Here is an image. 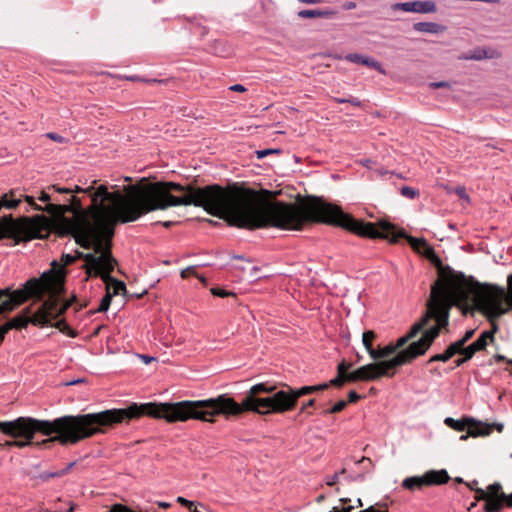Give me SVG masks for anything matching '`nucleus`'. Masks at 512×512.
<instances>
[{
    "label": "nucleus",
    "mask_w": 512,
    "mask_h": 512,
    "mask_svg": "<svg viewBox=\"0 0 512 512\" xmlns=\"http://www.w3.org/2000/svg\"><path fill=\"white\" fill-rule=\"evenodd\" d=\"M270 196L271 192L267 190H262L261 194H258L244 182L226 180V224L248 230L267 227L302 230L306 223H324L339 226L360 237L388 239L391 243H397L404 238L412 248L422 245L421 254L438 267V279L433 284L440 280V273L444 270L464 277V291L468 299L459 306L463 308L464 314L470 310L471 296L474 297L476 309L489 320H494L508 311L505 307L507 293L504 288L482 285L461 272H456L448 266L443 267L441 259L423 238L409 236L404 231L396 232L394 225L384 220L377 223L357 220L344 213L339 206L315 196H307L296 204L272 201Z\"/></svg>",
    "instance_id": "1"
},
{
    "label": "nucleus",
    "mask_w": 512,
    "mask_h": 512,
    "mask_svg": "<svg viewBox=\"0 0 512 512\" xmlns=\"http://www.w3.org/2000/svg\"><path fill=\"white\" fill-rule=\"evenodd\" d=\"M270 196L271 192L267 190H262L261 194H258L244 182L227 181V225L248 230L267 227L302 230L306 223H324L339 226L360 237L388 239L391 243H397L404 238L412 248L422 245L421 254L438 267V279L433 284L440 280V273L444 270L464 277V291L468 299L459 306L463 308L464 314L470 310L471 296L474 297L476 309L489 320H494L508 311L505 307L507 293L504 288L482 285L461 272H456L448 266L443 267L441 259L423 238L409 236L404 231L396 232L394 225L384 220L377 223L357 220L344 213L339 206L315 196H307L296 204L272 201Z\"/></svg>",
    "instance_id": "2"
},
{
    "label": "nucleus",
    "mask_w": 512,
    "mask_h": 512,
    "mask_svg": "<svg viewBox=\"0 0 512 512\" xmlns=\"http://www.w3.org/2000/svg\"><path fill=\"white\" fill-rule=\"evenodd\" d=\"M128 197L121 195H108L105 188H101L94 199L92 208L94 222H87L85 218H74L62 221L63 232H74L77 243L83 248H93L94 253L84 255L85 270L88 276H100L107 285L108 291L112 288V295H119L126 291L125 283L110 276L114 270L116 260L111 254V239L117 223H129L138 220L152 211L165 210L174 206L194 205L202 207L209 214L224 219V188L216 189L189 201L164 202L165 190L160 185L148 187H131Z\"/></svg>",
    "instance_id": "3"
},
{
    "label": "nucleus",
    "mask_w": 512,
    "mask_h": 512,
    "mask_svg": "<svg viewBox=\"0 0 512 512\" xmlns=\"http://www.w3.org/2000/svg\"><path fill=\"white\" fill-rule=\"evenodd\" d=\"M145 414L166 419L168 422L187 421L188 419L212 422L215 415L222 414V394L216 399L202 401H181L159 405L134 403L124 409L65 415L52 421L19 417L13 421L2 422L0 430L13 438L25 439H33L36 432L46 436L55 434V436L37 443L39 446L46 447L54 442H59L61 445H74L95 434L103 433L102 427L136 419Z\"/></svg>",
    "instance_id": "4"
},
{
    "label": "nucleus",
    "mask_w": 512,
    "mask_h": 512,
    "mask_svg": "<svg viewBox=\"0 0 512 512\" xmlns=\"http://www.w3.org/2000/svg\"><path fill=\"white\" fill-rule=\"evenodd\" d=\"M464 287L465 279L462 275H454L448 270L441 271L440 280L431 286L424 315L393 343L396 355L422 341L425 343L422 353L424 355L439 336L440 330L448 326L451 309L467 301Z\"/></svg>",
    "instance_id": "5"
},
{
    "label": "nucleus",
    "mask_w": 512,
    "mask_h": 512,
    "mask_svg": "<svg viewBox=\"0 0 512 512\" xmlns=\"http://www.w3.org/2000/svg\"><path fill=\"white\" fill-rule=\"evenodd\" d=\"M97 183L96 180H93L91 182V185H89L86 188H83L79 185H75L74 188H62L58 187L56 185H53L48 188V190H53L58 193H86L89 194L91 197V205L86 209V211H80L73 214L72 217H65L64 214L69 211L71 208L66 204H48L45 207H42L35 203V199L32 196H25V201L34 209L38 211H46L54 218V225L57 232L62 235H72L75 240L77 241V235L74 232H63L62 231V221L63 220H73L74 218H80L83 217L87 222L91 223L94 222V216L92 208L94 207V199L96 198V194H98L101 190V188H105L106 194L108 195H121L122 197H128L130 196L131 187H148L150 185H160L163 190H165L166 196L163 197L164 202H173V201H189V199H194L200 196H206L207 193L214 191L216 189H220L221 186L219 185H208L203 188H197L193 187L191 185L183 186L176 182H167V181H157V182H149L145 184H135L130 185L126 187V193L122 194L120 191L116 192H109L108 187L104 184L99 185L98 187H95V184Z\"/></svg>",
    "instance_id": "6"
},
{
    "label": "nucleus",
    "mask_w": 512,
    "mask_h": 512,
    "mask_svg": "<svg viewBox=\"0 0 512 512\" xmlns=\"http://www.w3.org/2000/svg\"><path fill=\"white\" fill-rule=\"evenodd\" d=\"M283 386L286 389L276 390L275 385L268 383L253 385L241 403L226 397V416H240L245 412L266 415L293 410L298 401L296 389L287 384Z\"/></svg>",
    "instance_id": "7"
},
{
    "label": "nucleus",
    "mask_w": 512,
    "mask_h": 512,
    "mask_svg": "<svg viewBox=\"0 0 512 512\" xmlns=\"http://www.w3.org/2000/svg\"><path fill=\"white\" fill-rule=\"evenodd\" d=\"M64 271L62 267L44 272L39 278L27 280L21 288L0 289V314L12 311L29 298L42 301L45 294L56 296L63 287Z\"/></svg>",
    "instance_id": "8"
},
{
    "label": "nucleus",
    "mask_w": 512,
    "mask_h": 512,
    "mask_svg": "<svg viewBox=\"0 0 512 512\" xmlns=\"http://www.w3.org/2000/svg\"><path fill=\"white\" fill-rule=\"evenodd\" d=\"M424 343L414 344L410 349L400 351L391 359L375 361L357 368L349 374L348 379L357 381H374L381 377H393L397 367L411 363L413 360L422 356Z\"/></svg>",
    "instance_id": "9"
},
{
    "label": "nucleus",
    "mask_w": 512,
    "mask_h": 512,
    "mask_svg": "<svg viewBox=\"0 0 512 512\" xmlns=\"http://www.w3.org/2000/svg\"><path fill=\"white\" fill-rule=\"evenodd\" d=\"M51 221L44 215L21 217L17 220L6 215L0 218V239H13L16 244L42 238L48 233Z\"/></svg>",
    "instance_id": "10"
},
{
    "label": "nucleus",
    "mask_w": 512,
    "mask_h": 512,
    "mask_svg": "<svg viewBox=\"0 0 512 512\" xmlns=\"http://www.w3.org/2000/svg\"><path fill=\"white\" fill-rule=\"evenodd\" d=\"M65 309L66 306L59 305L55 296H50L32 316H30L31 307H27L19 315L1 325L0 331L5 337L11 329H22L27 327L29 323L35 326L47 325L52 320H56Z\"/></svg>",
    "instance_id": "11"
},
{
    "label": "nucleus",
    "mask_w": 512,
    "mask_h": 512,
    "mask_svg": "<svg viewBox=\"0 0 512 512\" xmlns=\"http://www.w3.org/2000/svg\"><path fill=\"white\" fill-rule=\"evenodd\" d=\"M444 422L448 427L459 432L467 429V433L460 436V440L462 441L467 440L469 437L488 436L494 429H496L498 432H502L503 430V424H487L481 421H476L472 418L455 420L453 418L447 417Z\"/></svg>",
    "instance_id": "12"
},
{
    "label": "nucleus",
    "mask_w": 512,
    "mask_h": 512,
    "mask_svg": "<svg viewBox=\"0 0 512 512\" xmlns=\"http://www.w3.org/2000/svg\"><path fill=\"white\" fill-rule=\"evenodd\" d=\"M449 480L446 470H429L422 476L407 477L403 480L402 487L410 491L421 490L424 487L446 484Z\"/></svg>",
    "instance_id": "13"
},
{
    "label": "nucleus",
    "mask_w": 512,
    "mask_h": 512,
    "mask_svg": "<svg viewBox=\"0 0 512 512\" xmlns=\"http://www.w3.org/2000/svg\"><path fill=\"white\" fill-rule=\"evenodd\" d=\"M502 486L500 483L490 484L486 490L476 489V501L484 500L485 512H501L502 503L501 497L503 495Z\"/></svg>",
    "instance_id": "14"
},
{
    "label": "nucleus",
    "mask_w": 512,
    "mask_h": 512,
    "mask_svg": "<svg viewBox=\"0 0 512 512\" xmlns=\"http://www.w3.org/2000/svg\"><path fill=\"white\" fill-rule=\"evenodd\" d=\"M494 332L495 331H484L478 337L476 341L471 343L469 346L465 347L462 352V357L458 358L454 361L456 367L462 366L464 363L468 362L472 357L479 351L485 350L488 344V341L494 340Z\"/></svg>",
    "instance_id": "15"
},
{
    "label": "nucleus",
    "mask_w": 512,
    "mask_h": 512,
    "mask_svg": "<svg viewBox=\"0 0 512 512\" xmlns=\"http://www.w3.org/2000/svg\"><path fill=\"white\" fill-rule=\"evenodd\" d=\"M393 10H401L404 12L414 13H434L437 10L435 2L427 1H410L403 3H395L392 5Z\"/></svg>",
    "instance_id": "16"
},
{
    "label": "nucleus",
    "mask_w": 512,
    "mask_h": 512,
    "mask_svg": "<svg viewBox=\"0 0 512 512\" xmlns=\"http://www.w3.org/2000/svg\"><path fill=\"white\" fill-rule=\"evenodd\" d=\"M500 54L491 49V48H476L472 51H469L461 56L459 59L461 60H483V59H493L499 57Z\"/></svg>",
    "instance_id": "17"
},
{
    "label": "nucleus",
    "mask_w": 512,
    "mask_h": 512,
    "mask_svg": "<svg viewBox=\"0 0 512 512\" xmlns=\"http://www.w3.org/2000/svg\"><path fill=\"white\" fill-rule=\"evenodd\" d=\"M345 59L352 63H357V64L365 65L367 67H371L381 74H386L382 65L378 61L374 60L373 58H369V57L363 56L358 53H350L345 56Z\"/></svg>",
    "instance_id": "18"
},
{
    "label": "nucleus",
    "mask_w": 512,
    "mask_h": 512,
    "mask_svg": "<svg viewBox=\"0 0 512 512\" xmlns=\"http://www.w3.org/2000/svg\"><path fill=\"white\" fill-rule=\"evenodd\" d=\"M23 195L18 190H10L8 193L0 196V210L2 208L6 209H14L16 208L21 200Z\"/></svg>",
    "instance_id": "19"
},
{
    "label": "nucleus",
    "mask_w": 512,
    "mask_h": 512,
    "mask_svg": "<svg viewBox=\"0 0 512 512\" xmlns=\"http://www.w3.org/2000/svg\"><path fill=\"white\" fill-rule=\"evenodd\" d=\"M414 30L423 33L438 34L445 31L443 25L434 22H418L413 26Z\"/></svg>",
    "instance_id": "20"
},
{
    "label": "nucleus",
    "mask_w": 512,
    "mask_h": 512,
    "mask_svg": "<svg viewBox=\"0 0 512 512\" xmlns=\"http://www.w3.org/2000/svg\"><path fill=\"white\" fill-rule=\"evenodd\" d=\"M335 13L331 10H321V9H311V10H301L298 12V16L300 18H330Z\"/></svg>",
    "instance_id": "21"
},
{
    "label": "nucleus",
    "mask_w": 512,
    "mask_h": 512,
    "mask_svg": "<svg viewBox=\"0 0 512 512\" xmlns=\"http://www.w3.org/2000/svg\"><path fill=\"white\" fill-rule=\"evenodd\" d=\"M330 384H318V385H312V386H303L296 389V396H298V399L302 396L309 395L315 392L324 391L326 390Z\"/></svg>",
    "instance_id": "22"
},
{
    "label": "nucleus",
    "mask_w": 512,
    "mask_h": 512,
    "mask_svg": "<svg viewBox=\"0 0 512 512\" xmlns=\"http://www.w3.org/2000/svg\"><path fill=\"white\" fill-rule=\"evenodd\" d=\"M396 353H397L396 348L394 347L393 343H390V344L384 346L383 348L376 350L374 352V354H372V359L377 362V361H381L380 359L388 358L389 356H391L393 354L396 355Z\"/></svg>",
    "instance_id": "23"
},
{
    "label": "nucleus",
    "mask_w": 512,
    "mask_h": 512,
    "mask_svg": "<svg viewBox=\"0 0 512 512\" xmlns=\"http://www.w3.org/2000/svg\"><path fill=\"white\" fill-rule=\"evenodd\" d=\"M376 338V334L372 330L365 331L362 335V343L365 347L366 351L368 352L369 356L372 358V354L376 351V349L373 348V341Z\"/></svg>",
    "instance_id": "24"
},
{
    "label": "nucleus",
    "mask_w": 512,
    "mask_h": 512,
    "mask_svg": "<svg viewBox=\"0 0 512 512\" xmlns=\"http://www.w3.org/2000/svg\"><path fill=\"white\" fill-rule=\"evenodd\" d=\"M74 465H75V462H71V463L67 464V466L64 469H61V470H58L55 472H49V473L42 474L41 478L44 480H47V479L54 478V477H61L65 474H67L72 469V467Z\"/></svg>",
    "instance_id": "25"
},
{
    "label": "nucleus",
    "mask_w": 512,
    "mask_h": 512,
    "mask_svg": "<svg viewBox=\"0 0 512 512\" xmlns=\"http://www.w3.org/2000/svg\"><path fill=\"white\" fill-rule=\"evenodd\" d=\"M228 264L233 269H239L243 271L246 269V266L249 265V262L241 256H234Z\"/></svg>",
    "instance_id": "26"
},
{
    "label": "nucleus",
    "mask_w": 512,
    "mask_h": 512,
    "mask_svg": "<svg viewBox=\"0 0 512 512\" xmlns=\"http://www.w3.org/2000/svg\"><path fill=\"white\" fill-rule=\"evenodd\" d=\"M347 405H348L347 401L340 400L337 403H335L330 409L324 410L322 412V414L323 415H328V414L339 413V412L343 411L347 407Z\"/></svg>",
    "instance_id": "27"
},
{
    "label": "nucleus",
    "mask_w": 512,
    "mask_h": 512,
    "mask_svg": "<svg viewBox=\"0 0 512 512\" xmlns=\"http://www.w3.org/2000/svg\"><path fill=\"white\" fill-rule=\"evenodd\" d=\"M466 343L462 339H459L453 343H451L447 349L452 354V356L456 354H462L464 346Z\"/></svg>",
    "instance_id": "28"
},
{
    "label": "nucleus",
    "mask_w": 512,
    "mask_h": 512,
    "mask_svg": "<svg viewBox=\"0 0 512 512\" xmlns=\"http://www.w3.org/2000/svg\"><path fill=\"white\" fill-rule=\"evenodd\" d=\"M84 253L78 252L76 255L72 254H63L61 257V261L64 265H70L74 263L78 258L84 259Z\"/></svg>",
    "instance_id": "29"
},
{
    "label": "nucleus",
    "mask_w": 512,
    "mask_h": 512,
    "mask_svg": "<svg viewBox=\"0 0 512 512\" xmlns=\"http://www.w3.org/2000/svg\"><path fill=\"white\" fill-rule=\"evenodd\" d=\"M348 377H349V375L342 376V375L337 374V377H335L334 379H331L326 384H330V386H335V387H342L345 383L352 382L351 380L348 379Z\"/></svg>",
    "instance_id": "30"
},
{
    "label": "nucleus",
    "mask_w": 512,
    "mask_h": 512,
    "mask_svg": "<svg viewBox=\"0 0 512 512\" xmlns=\"http://www.w3.org/2000/svg\"><path fill=\"white\" fill-rule=\"evenodd\" d=\"M112 294L107 291L106 295L101 299L100 305L98 307L99 312H106L111 304Z\"/></svg>",
    "instance_id": "31"
},
{
    "label": "nucleus",
    "mask_w": 512,
    "mask_h": 512,
    "mask_svg": "<svg viewBox=\"0 0 512 512\" xmlns=\"http://www.w3.org/2000/svg\"><path fill=\"white\" fill-rule=\"evenodd\" d=\"M400 193L402 196L409 198V199H414L419 196L418 190H416L412 187H409V186L402 187L400 190Z\"/></svg>",
    "instance_id": "32"
},
{
    "label": "nucleus",
    "mask_w": 512,
    "mask_h": 512,
    "mask_svg": "<svg viewBox=\"0 0 512 512\" xmlns=\"http://www.w3.org/2000/svg\"><path fill=\"white\" fill-rule=\"evenodd\" d=\"M32 443H33L32 439L22 438L21 440L8 441V442H6V445H8V446H15V447H18V448H24L26 446L31 445Z\"/></svg>",
    "instance_id": "33"
},
{
    "label": "nucleus",
    "mask_w": 512,
    "mask_h": 512,
    "mask_svg": "<svg viewBox=\"0 0 512 512\" xmlns=\"http://www.w3.org/2000/svg\"><path fill=\"white\" fill-rule=\"evenodd\" d=\"M333 101L336 103H349L353 106L359 107L361 105V102L356 97H349V98H337L334 97Z\"/></svg>",
    "instance_id": "34"
},
{
    "label": "nucleus",
    "mask_w": 512,
    "mask_h": 512,
    "mask_svg": "<svg viewBox=\"0 0 512 512\" xmlns=\"http://www.w3.org/2000/svg\"><path fill=\"white\" fill-rule=\"evenodd\" d=\"M352 364L347 363L345 361H342L337 366V374L346 376L349 375L351 372H348V370L351 368Z\"/></svg>",
    "instance_id": "35"
},
{
    "label": "nucleus",
    "mask_w": 512,
    "mask_h": 512,
    "mask_svg": "<svg viewBox=\"0 0 512 512\" xmlns=\"http://www.w3.org/2000/svg\"><path fill=\"white\" fill-rule=\"evenodd\" d=\"M280 150L278 149H264L256 151V155L258 159H262L270 154H279Z\"/></svg>",
    "instance_id": "36"
},
{
    "label": "nucleus",
    "mask_w": 512,
    "mask_h": 512,
    "mask_svg": "<svg viewBox=\"0 0 512 512\" xmlns=\"http://www.w3.org/2000/svg\"><path fill=\"white\" fill-rule=\"evenodd\" d=\"M316 404V399L312 398V399H309L308 401L304 402L301 407H300V413H305L307 412L308 414H311V412H308V409L311 408V407H314Z\"/></svg>",
    "instance_id": "37"
},
{
    "label": "nucleus",
    "mask_w": 512,
    "mask_h": 512,
    "mask_svg": "<svg viewBox=\"0 0 512 512\" xmlns=\"http://www.w3.org/2000/svg\"><path fill=\"white\" fill-rule=\"evenodd\" d=\"M46 137L51 139L54 142H58V143H65L66 142V139L63 136H61V135H59L57 133H54V132L47 133Z\"/></svg>",
    "instance_id": "38"
},
{
    "label": "nucleus",
    "mask_w": 512,
    "mask_h": 512,
    "mask_svg": "<svg viewBox=\"0 0 512 512\" xmlns=\"http://www.w3.org/2000/svg\"><path fill=\"white\" fill-rule=\"evenodd\" d=\"M71 206H69L70 208H73L75 210H77L76 212H80L82 211L81 210V200L76 197V196H71ZM72 209H70L69 211H71Z\"/></svg>",
    "instance_id": "39"
},
{
    "label": "nucleus",
    "mask_w": 512,
    "mask_h": 512,
    "mask_svg": "<svg viewBox=\"0 0 512 512\" xmlns=\"http://www.w3.org/2000/svg\"><path fill=\"white\" fill-rule=\"evenodd\" d=\"M501 503L502 509L504 508V506L512 508V493L510 495H506L505 493H503L501 497Z\"/></svg>",
    "instance_id": "40"
},
{
    "label": "nucleus",
    "mask_w": 512,
    "mask_h": 512,
    "mask_svg": "<svg viewBox=\"0 0 512 512\" xmlns=\"http://www.w3.org/2000/svg\"><path fill=\"white\" fill-rule=\"evenodd\" d=\"M429 87L432 89H438V88H450L451 85L447 81H439V82H431L429 84Z\"/></svg>",
    "instance_id": "41"
},
{
    "label": "nucleus",
    "mask_w": 512,
    "mask_h": 512,
    "mask_svg": "<svg viewBox=\"0 0 512 512\" xmlns=\"http://www.w3.org/2000/svg\"><path fill=\"white\" fill-rule=\"evenodd\" d=\"M454 192H455V194H456L459 198L464 199V200H467V201L469 200V197H468V195H467L466 190H465V188H464V187H457V188H455Z\"/></svg>",
    "instance_id": "42"
},
{
    "label": "nucleus",
    "mask_w": 512,
    "mask_h": 512,
    "mask_svg": "<svg viewBox=\"0 0 512 512\" xmlns=\"http://www.w3.org/2000/svg\"><path fill=\"white\" fill-rule=\"evenodd\" d=\"M38 199L42 202H46L47 205L49 204L48 202L53 200V196L49 193V192H46V191H42L40 193V196L38 197Z\"/></svg>",
    "instance_id": "43"
},
{
    "label": "nucleus",
    "mask_w": 512,
    "mask_h": 512,
    "mask_svg": "<svg viewBox=\"0 0 512 512\" xmlns=\"http://www.w3.org/2000/svg\"><path fill=\"white\" fill-rule=\"evenodd\" d=\"M177 502L180 503L181 505L187 507L188 509H191V507H194V502H192L184 497H181V496H179L177 498Z\"/></svg>",
    "instance_id": "44"
},
{
    "label": "nucleus",
    "mask_w": 512,
    "mask_h": 512,
    "mask_svg": "<svg viewBox=\"0 0 512 512\" xmlns=\"http://www.w3.org/2000/svg\"><path fill=\"white\" fill-rule=\"evenodd\" d=\"M361 398L362 397L359 394H357L354 390H352V391H350L348 393V400H347V402L348 403H355V402H357Z\"/></svg>",
    "instance_id": "45"
},
{
    "label": "nucleus",
    "mask_w": 512,
    "mask_h": 512,
    "mask_svg": "<svg viewBox=\"0 0 512 512\" xmlns=\"http://www.w3.org/2000/svg\"><path fill=\"white\" fill-rule=\"evenodd\" d=\"M229 90L233 91V92L244 93V92H246L247 89H246V87H244L241 84H235V85L230 86Z\"/></svg>",
    "instance_id": "46"
},
{
    "label": "nucleus",
    "mask_w": 512,
    "mask_h": 512,
    "mask_svg": "<svg viewBox=\"0 0 512 512\" xmlns=\"http://www.w3.org/2000/svg\"><path fill=\"white\" fill-rule=\"evenodd\" d=\"M438 356L440 358V362H447L453 357L452 354L448 351V349H446L444 353L438 354Z\"/></svg>",
    "instance_id": "47"
},
{
    "label": "nucleus",
    "mask_w": 512,
    "mask_h": 512,
    "mask_svg": "<svg viewBox=\"0 0 512 512\" xmlns=\"http://www.w3.org/2000/svg\"><path fill=\"white\" fill-rule=\"evenodd\" d=\"M358 463L363 464L366 470H369L370 467H372V461L370 460V458L367 457H362V459H360Z\"/></svg>",
    "instance_id": "48"
},
{
    "label": "nucleus",
    "mask_w": 512,
    "mask_h": 512,
    "mask_svg": "<svg viewBox=\"0 0 512 512\" xmlns=\"http://www.w3.org/2000/svg\"><path fill=\"white\" fill-rule=\"evenodd\" d=\"M195 270V267L194 266H190V267H187L186 269H183L181 271V277L182 278H187L189 275H191Z\"/></svg>",
    "instance_id": "49"
},
{
    "label": "nucleus",
    "mask_w": 512,
    "mask_h": 512,
    "mask_svg": "<svg viewBox=\"0 0 512 512\" xmlns=\"http://www.w3.org/2000/svg\"><path fill=\"white\" fill-rule=\"evenodd\" d=\"M338 481V474H334L333 476L327 477L326 484L328 486H334Z\"/></svg>",
    "instance_id": "50"
},
{
    "label": "nucleus",
    "mask_w": 512,
    "mask_h": 512,
    "mask_svg": "<svg viewBox=\"0 0 512 512\" xmlns=\"http://www.w3.org/2000/svg\"><path fill=\"white\" fill-rule=\"evenodd\" d=\"M475 330L471 329L465 332L464 336L461 338L464 343H467L474 335Z\"/></svg>",
    "instance_id": "51"
},
{
    "label": "nucleus",
    "mask_w": 512,
    "mask_h": 512,
    "mask_svg": "<svg viewBox=\"0 0 512 512\" xmlns=\"http://www.w3.org/2000/svg\"><path fill=\"white\" fill-rule=\"evenodd\" d=\"M507 282H508L509 301H510V304L512 305V274L508 276Z\"/></svg>",
    "instance_id": "52"
},
{
    "label": "nucleus",
    "mask_w": 512,
    "mask_h": 512,
    "mask_svg": "<svg viewBox=\"0 0 512 512\" xmlns=\"http://www.w3.org/2000/svg\"><path fill=\"white\" fill-rule=\"evenodd\" d=\"M211 293L218 297L224 298V288H212Z\"/></svg>",
    "instance_id": "53"
},
{
    "label": "nucleus",
    "mask_w": 512,
    "mask_h": 512,
    "mask_svg": "<svg viewBox=\"0 0 512 512\" xmlns=\"http://www.w3.org/2000/svg\"><path fill=\"white\" fill-rule=\"evenodd\" d=\"M140 358L143 360V362H144L145 364H149V363H151L152 361H154V360H155V358H154V357H152V356H148V355H140Z\"/></svg>",
    "instance_id": "54"
},
{
    "label": "nucleus",
    "mask_w": 512,
    "mask_h": 512,
    "mask_svg": "<svg viewBox=\"0 0 512 512\" xmlns=\"http://www.w3.org/2000/svg\"><path fill=\"white\" fill-rule=\"evenodd\" d=\"M471 490L475 491L476 492V489H479L478 487H476V485L478 484V481L477 480H474L470 483H465Z\"/></svg>",
    "instance_id": "55"
},
{
    "label": "nucleus",
    "mask_w": 512,
    "mask_h": 512,
    "mask_svg": "<svg viewBox=\"0 0 512 512\" xmlns=\"http://www.w3.org/2000/svg\"><path fill=\"white\" fill-rule=\"evenodd\" d=\"M299 1L302 3H305V4H318V3L323 2V0H299Z\"/></svg>",
    "instance_id": "56"
},
{
    "label": "nucleus",
    "mask_w": 512,
    "mask_h": 512,
    "mask_svg": "<svg viewBox=\"0 0 512 512\" xmlns=\"http://www.w3.org/2000/svg\"><path fill=\"white\" fill-rule=\"evenodd\" d=\"M494 358H495L496 362H503V361H507V362H508V361H509V360H507V359H506V357H505V356L500 355V354L495 355V357H494Z\"/></svg>",
    "instance_id": "57"
},
{
    "label": "nucleus",
    "mask_w": 512,
    "mask_h": 512,
    "mask_svg": "<svg viewBox=\"0 0 512 512\" xmlns=\"http://www.w3.org/2000/svg\"><path fill=\"white\" fill-rule=\"evenodd\" d=\"M436 361H440V358H439L438 354H436V355L432 356V357L429 359L428 363H432V362H436Z\"/></svg>",
    "instance_id": "58"
},
{
    "label": "nucleus",
    "mask_w": 512,
    "mask_h": 512,
    "mask_svg": "<svg viewBox=\"0 0 512 512\" xmlns=\"http://www.w3.org/2000/svg\"><path fill=\"white\" fill-rule=\"evenodd\" d=\"M159 506L162 508H168V507H170V504L167 502H159Z\"/></svg>",
    "instance_id": "59"
},
{
    "label": "nucleus",
    "mask_w": 512,
    "mask_h": 512,
    "mask_svg": "<svg viewBox=\"0 0 512 512\" xmlns=\"http://www.w3.org/2000/svg\"><path fill=\"white\" fill-rule=\"evenodd\" d=\"M418 247L417 248H413V250H415L417 253H420L422 252L423 250V246L422 245H417Z\"/></svg>",
    "instance_id": "60"
},
{
    "label": "nucleus",
    "mask_w": 512,
    "mask_h": 512,
    "mask_svg": "<svg viewBox=\"0 0 512 512\" xmlns=\"http://www.w3.org/2000/svg\"><path fill=\"white\" fill-rule=\"evenodd\" d=\"M188 510H189L190 512H200V511L197 509V507H196V505H195V504H194V507H191V509H188Z\"/></svg>",
    "instance_id": "61"
},
{
    "label": "nucleus",
    "mask_w": 512,
    "mask_h": 512,
    "mask_svg": "<svg viewBox=\"0 0 512 512\" xmlns=\"http://www.w3.org/2000/svg\"><path fill=\"white\" fill-rule=\"evenodd\" d=\"M188 510H189L190 512H200V511L197 509V507H196V505H195V504H194V507H191V509H188Z\"/></svg>",
    "instance_id": "62"
},
{
    "label": "nucleus",
    "mask_w": 512,
    "mask_h": 512,
    "mask_svg": "<svg viewBox=\"0 0 512 512\" xmlns=\"http://www.w3.org/2000/svg\"><path fill=\"white\" fill-rule=\"evenodd\" d=\"M188 510H189L190 512H200V511L197 509V507H196V505H195V504H194V507H191V509H188Z\"/></svg>",
    "instance_id": "63"
},
{
    "label": "nucleus",
    "mask_w": 512,
    "mask_h": 512,
    "mask_svg": "<svg viewBox=\"0 0 512 512\" xmlns=\"http://www.w3.org/2000/svg\"><path fill=\"white\" fill-rule=\"evenodd\" d=\"M188 510H189L190 512H200V511L197 509V507H196V505H195V504H194V507H191V509H188Z\"/></svg>",
    "instance_id": "64"
}]
</instances>
